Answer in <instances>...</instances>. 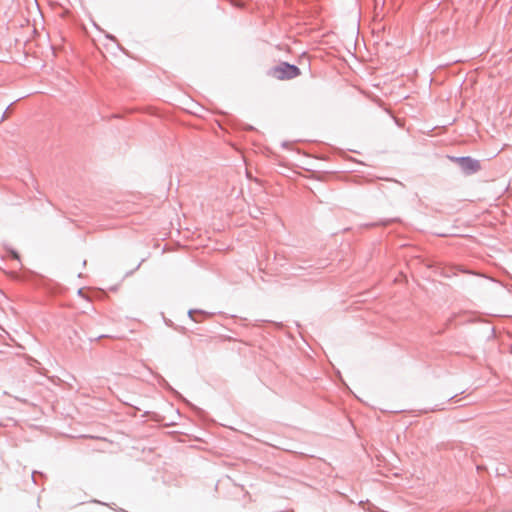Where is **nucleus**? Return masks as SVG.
<instances>
[{
	"mask_svg": "<svg viewBox=\"0 0 512 512\" xmlns=\"http://www.w3.org/2000/svg\"><path fill=\"white\" fill-rule=\"evenodd\" d=\"M269 75L277 80H290L300 75V70L294 65L280 63L269 71Z\"/></svg>",
	"mask_w": 512,
	"mask_h": 512,
	"instance_id": "1",
	"label": "nucleus"
},
{
	"mask_svg": "<svg viewBox=\"0 0 512 512\" xmlns=\"http://www.w3.org/2000/svg\"><path fill=\"white\" fill-rule=\"evenodd\" d=\"M460 165L462 168L468 171H476L479 168V164L477 161H474L470 158H462L460 159Z\"/></svg>",
	"mask_w": 512,
	"mask_h": 512,
	"instance_id": "2",
	"label": "nucleus"
},
{
	"mask_svg": "<svg viewBox=\"0 0 512 512\" xmlns=\"http://www.w3.org/2000/svg\"><path fill=\"white\" fill-rule=\"evenodd\" d=\"M12 256H13V258H15V259H18V258H19V255H18L16 252H13V253H12Z\"/></svg>",
	"mask_w": 512,
	"mask_h": 512,
	"instance_id": "3",
	"label": "nucleus"
}]
</instances>
